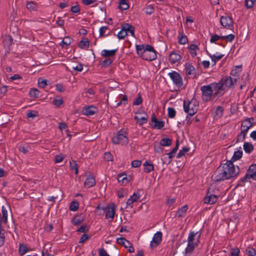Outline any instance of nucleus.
Listing matches in <instances>:
<instances>
[{
	"instance_id": "obj_49",
	"label": "nucleus",
	"mask_w": 256,
	"mask_h": 256,
	"mask_svg": "<svg viewBox=\"0 0 256 256\" xmlns=\"http://www.w3.org/2000/svg\"><path fill=\"white\" fill-rule=\"evenodd\" d=\"M160 144H158V142H155L154 144V150L155 152L160 154L162 152V148Z\"/></svg>"
},
{
	"instance_id": "obj_25",
	"label": "nucleus",
	"mask_w": 256,
	"mask_h": 256,
	"mask_svg": "<svg viewBox=\"0 0 256 256\" xmlns=\"http://www.w3.org/2000/svg\"><path fill=\"white\" fill-rule=\"evenodd\" d=\"M186 75L192 76H195V69L190 64H188L186 65Z\"/></svg>"
},
{
	"instance_id": "obj_37",
	"label": "nucleus",
	"mask_w": 256,
	"mask_h": 256,
	"mask_svg": "<svg viewBox=\"0 0 256 256\" xmlns=\"http://www.w3.org/2000/svg\"><path fill=\"white\" fill-rule=\"evenodd\" d=\"M160 145L163 146H168L172 144V140L168 138H162L160 141Z\"/></svg>"
},
{
	"instance_id": "obj_36",
	"label": "nucleus",
	"mask_w": 256,
	"mask_h": 256,
	"mask_svg": "<svg viewBox=\"0 0 256 256\" xmlns=\"http://www.w3.org/2000/svg\"><path fill=\"white\" fill-rule=\"evenodd\" d=\"M178 43L180 44H185L188 42V38L185 35L180 34L178 36Z\"/></svg>"
},
{
	"instance_id": "obj_45",
	"label": "nucleus",
	"mask_w": 256,
	"mask_h": 256,
	"mask_svg": "<svg viewBox=\"0 0 256 256\" xmlns=\"http://www.w3.org/2000/svg\"><path fill=\"white\" fill-rule=\"evenodd\" d=\"M119 4V7L121 10H126L129 8L126 0H120Z\"/></svg>"
},
{
	"instance_id": "obj_52",
	"label": "nucleus",
	"mask_w": 256,
	"mask_h": 256,
	"mask_svg": "<svg viewBox=\"0 0 256 256\" xmlns=\"http://www.w3.org/2000/svg\"><path fill=\"white\" fill-rule=\"evenodd\" d=\"M188 150H189V148H186V147L183 148L182 150H180L179 151L178 153L177 154V158H181L182 156H184V154L186 152H188Z\"/></svg>"
},
{
	"instance_id": "obj_8",
	"label": "nucleus",
	"mask_w": 256,
	"mask_h": 256,
	"mask_svg": "<svg viewBox=\"0 0 256 256\" xmlns=\"http://www.w3.org/2000/svg\"><path fill=\"white\" fill-rule=\"evenodd\" d=\"M254 119L252 118H247L244 120L241 124V131L247 134L248 130L254 126Z\"/></svg>"
},
{
	"instance_id": "obj_51",
	"label": "nucleus",
	"mask_w": 256,
	"mask_h": 256,
	"mask_svg": "<svg viewBox=\"0 0 256 256\" xmlns=\"http://www.w3.org/2000/svg\"><path fill=\"white\" fill-rule=\"evenodd\" d=\"M28 118H34L38 116V112L36 110H30L26 114Z\"/></svg>"
},
{
	"instance_id": "obj_16",
	"label": "nucleus",
	"mask_w": 256,
	"mask_h": 256,
	"mask_svg": "<svg viewBox=\"0 0 256 256\" xmlns=\"http://www.w3.org/2000/svg\"><path fill=\"white\" fill-rule=\"evenodd\" d=\"M98 112V108L93 106H90L83 108L82 114L88 116L94 114Z\"/></svg>"
},
{
	"instance_id": "obj_62",
	"label": "nucleus",
	"mask_w": 256,
	"mask_h": 256,
	"mask_svg": "<svg viewBox=\"0 0 256 256\" xmlns=\"http://www.w3.org/2000/svg\"><path fill=\"white\" fill-rule=\"evenodd\" d=\"M88 230V227L86 224L81 226L80 228L77 230L78 232H85Z\"/></svg>"
},
{
	"instance_id": "obj_23",
	"label": "nucleus",
	"mask_w": 256,
	"mask_h": 256,
	"mask_svg": "<svg viewBox=\"0 0 256 256\" xmlns=\"http://www.w3.org/2000/svg\"><path fill=\"white\" fill-rule=\"evenodd\" d=\"M2 41L4 46L9 47L12 44V36L8 34H6L4 36Z\"/></svg>"
},
{
	"instance_id": "obj_12",
	"label": "nucleus",
	"mask_w": 256,
	"mask_h": 256,
	"mask_svg": "<svg viewBox=\"0 0 256 256\" xmlns=\"http://www.w3.org/2000/svg\"><path fill=\"white\" fill-rule=\"evenodd\" d=\"M102 210H106V218L110 219V221H112L114 218L115 214V206L114 204H108L105 209Z\"/></svg>"
},
{
	"instance_id": "obj_33",
	"label": "nucleus",
	"mask_w": 256,
	"mask_h": 256,
	"mask_svg": "<svg viewBox=\"0 0 256 256\" xmlns=\"http://www.w3.org/2000/svg\"><path fill=\"white\" fill-rule=\"evenodd\" d=\"M242 155V150H238L234 152L233 156L232 158V162L240 160Z\"/></svg>"
},
{
	"instance_id": "obj_5",
	"label": "nucleus",
	"mask_w": 256,
	"mask_h": 256,
	"mask_svg": "<svg viewBox=\"0 0 256 256\" xmlns=\"http://www.w3.org/2000/svg\"><path fill=\"white\" fill-rule=\"evenodd\" d=\"M113 144H118L126 145L128 142V139L126 136V134L124 131L120 130L112 138Z\"/></svg>"
},
{
	"instance_id": "obj_7",
	"label": "nucleus",
	"mask_w": 256,
	"mask_h": 256,
	"mask_svg": "<svg viewBox=\"0 0 256 256\" xmlns=\"http://www.w3.org/2000/svg\"><path fill=\"white\" fill-rule=\"evenodd\" d=\"M140 192V190H137L136 192H134L133 194L127 200L126 202L127 208H132L134 203L140 202V198H141Z\"/></svg>"
},
{
	"instance_id": "obj_11",
	"label": "nucleus",
	"mask_w": 256,
	"mask_h": 256,
	"mask_svg": "<svg viewBox=\"0 0 256 256\" xmlns=\"http://www.w3.org/2000/svg\"><path fill=\"white\" fill-rule=\"evenodd\" d=\"M222 86L228 88H231L236 83V79L230 76L223 77L220 80Z\"/></svg>"
},
{
	"instance_id": "obj_50",
	"label": "nucleus",
	"mask_w": 256,
	"mask_h": 256,
	"mask_svg": "<svg viewBox=\"0 0 256 256\" xmlns=\"http://www.w3.org/2000/svg\"><path fill=\"white\" fill-rule=\"evenodd\" d=\"M78 208V204L76 202H72L70 204V210L75 212Z\"/></svg>"
},
{
	"instance_id": "obj_17",
	"label": "nucleus",
	"mask_w": 256,
	"mask_h": 256,
	"mask_svg": "<svg viewBox=\"0 0 256 256\" xmlns=\"http://www.w3.org/2000/svg\"><path fill=\"white\" fill-rule=\"evenodd\" d=\"M182 59V56L178 53L172 52L169 56V61L171 64H174L179 62Z\"/></svg>"
},
{
	"instance_id": "obj_9",
	"label": "nucleus",
	"mask_w": 256,
	"mask_h": 256,
	"mask_svg": "<svg viewBox=\"0 0 256 256\" xmlns=\"http://www.w3.org/2000/svg\"><path fill=\"white\" fill-rule=\"evenodd\" d=\"M250 178L256 180V164H252L249 167L246 176L243 178L242 182H246Z\"/></svg>"
},
{
	"instance_id": "obj_6",
	"label": "nucleus",
	"mask_w": 256,
	"mask_h": 256,
	"mask_svg": "<svg viewBox=\"0 0 256 256\" xmlns=\"http://www.w3.org/2000/svg\"><path fill=\"white\" fill-rule=\"evenodd\" d=\"M200 90L202 92V100L206 102L210 100L213 94L211 84L201 86Z\"/></svg>"
},
{
	"instance_id": "obj_58",
	"label": "nucleus",
	"mask_w": 256,
	"mask_h": 256,
	"mask_svg": "<svg viewBox=\"0 0 256 256\" xmlns=\"http://www.w3.org/2000/svg\"><path fill=\"white\" fill-rule=\"evenodd\" d=\"M234 38V35L231 34L228 36H222V40H226L227 42H232Z\"/></svg>"
},
{
	"instance_id": "obj_3",
	"label": "nucleus",
	"mask_w": 256,
	"mask_h": 256,
	"mask_svg": "<svg viewBox=\"0 0 256 256\" xmlns=\"http://www.w3.org/2000/svg\"><path fill=\"white\" fill-rule=\"evenodd\" d=\"M201 234L202 232L200 231L190 232L187 240V246L184 250V256H188V254H192L194 248L198 246Z\"/></svg>"
},
{
	"instance_id": "obj_15",
	"label": "nucleus",
	"mask_w": 256,
	"mask_h": 256,
	"mask_svg": "<svg viewBox=\"0 0 256 256\" xmlns=\"http://www.w3.org/2000/svg\"><path fill=\"white\" fill-rule=\"evenodd\" d=\"M218 198V196H217L211 194L209 192H208L204 199V204H212L216 202Z\"/></svg>"
},
{
	"instance_id": "obj_54",
	"label": "nucleus",
	"mask_w": 256,
	"mask_h": 256,
	"mask_svg": "<svg viewBox=\"0 0 256 256\" xmlns=\"http://www.w3.org/2000/svg\"><path fill=\"white\" fill-rule=\"evenodd\" d=\"M246 251L248 256H255L256 255V250L253 248H248Z\"/></svg>"
},
{
	"instance_id": "obj_38",
	"label": "nucleus",
	"mask_w": 256,
	"mask_h": 256,
	"mask_svg": "<svg viewBox=\"0 0 256 256\" xmlns=\"http://www.w3.org/2000/svg\"><path fill=\"white\" fill-rule=\"evenodd\" d=\"M2 221H3L4 224H6L8 221V211L4 206L2 208Z\"/></svg>"
},
{
	"instance_id": "obj_59",
	"label": "nucleus",
	"mask_w": 256,
	"mask_h": 256,
	"mask_svg": "<svg viewBox=\"0 0 256 256\" xmlns=\"http://www.w3.org/2000/svg\"><path fill=\"white\" fill-rule=\"evenodd\" d=\"M64 158V156L62 154L56 155L54 158V162L55 163H58L62 162Z\"/></svg>"
},
{
	"instance_id": "obj_13",
	"label": "nucleus",
	"mask_w": 256,
	"mask_h": 256,
	"mask_svg": "<svg viewBox=\"0 0 256 256\" xmlns=\"http://www.w3.org/2000/svg\"><path fill=\"white\" fill-rule=\"evenodd\" d=\"M162 232H158L154 234L152 240L150 244V248L152 249L156 248L160 243L162 242Z\"/></svg>"
},
{
	"instance_id": "obj_60",
	"label": "nucleus",
	"mask_w": 256,
	"mask_h": 256,
	"mask_svg": "<svg viewBox=\"0 0 256 256\" xmlns=\"http://www.w3.org/2000/svg\"><path fill=\"white\" fill-rule=\"evenodd\" d=\"M256 0H245V5L248 8H252Z\"/></svg>"
},
{
	"instance_id": "obj_31",
	"label": "nucleus",
	"mask_w": 256,
	"mask_h": 256,
	"mask_svg": "<svg viewBox=\"0 0 256 256\" xmlns=\"http://www.w3.org/2000/svg\"><path fill=\"white\" fill-rule=\"evenodd\" d=\"M243 146L244 152L246 153L250 154L254 150V146L250 142H245Z\"/></svg>"
},
{
	"instance_id": "obj_57",
	"label": "nucleus",
	"mask_w": 256,
	"mask_h": 256,
	"mask_svg": "<svg viewBox=\"0 0 256 256\" xmlns=\"http://www.w3.org/2000/svg\"><path fill=\"white\" fill-rule=\"evenodd\" d=\"M142 98L141 97L140 94H139L138 95V97L136 98L134 101L133 105L134 106H138L142 104Z\"/></svg>"
},
{
	"instance_id": "obj_21",
	"label": "nucleus",
	"mask_w": 256,
	"mask_h": 256,
	"mask_svg": "<svg viewBox=\"0 0 256 256\" xmlns=\"http://www.w3.org/2000/svg\"><path fill=\"white\" fill-rule=\"evenodd\" d=\"M152 122L154 123V128L161 129L164 126V122L162 120H158L154 114H153L152 116Z\"/></svg>"
},
{
	"instance_id": "obj_61",
	"label": "nucleus",
	"mask_w": 256,
	"mask_h": 256,
	"mask_svg": "<svg viewBox=\"0 0 256 256\" xmlns=\"http://www.w3.org/2000/svg\"><path fill=\"white\" fill-rule=\"evenodd\" d=\"M142 162L138 160H134L132 162L131 164L132 168H138L140 166Z\"/></svg>"
},
{
	"instance_id": "obj_46",
	"label": "nucleus",
	"mask_w": 256,
	"mask_h": 256,
	"mask_svg": "<svg viewBox=\"0 0 256 256\" xmlns=\"http://www.w3.org/2000/svg\"><path fill=\"white\" fill-rule=\"evenodd\" d=\"M246 135V134L242 133V132L240 131V132L237 136L236 142L238 143L242 142L245 140Z\"/></svg>"
},
{
	"instance_id": "obj_29",
	"label": "nucleus",
	"mask_w": 256,
	"mask_h": 256,
	"mask_svg": "<svg viewBox=\"0 0 256 256\" xmlns=\"http://www.w3.org/2000/svg\"><path fill=\"white\" fill-rule=\"evenodd\" d=\"M148 117L146 114V116H142L141 118L136 115L134 116V118L140 125H142L147 122Z\"/></svg>"
},
{
	"instance_id": "obj_20",
	"label": "nucleus",
	"mask_w": 256,
	"mask_h": 256,
	"mask_svg": "<svg viewBox=\"0 0 256 256\" xmlns=\"http://www.w3.org/2000/svg\"><path fill=\"white\" fill-rule=\"evenodd\" d=\"M220 23L224 27L226 28L230 26L233 23V20L232 18L230 16H222Z\"/></svg>"
},
{
	"instance_id": "obj_2",
	"label": "nucleus",
	"mask_w": 256,
	"mask_h": 256,
	"mask_svg": "<svg viewBox=\"0 0 256 256\" xmlns=\"http://www.w3.org/2000/svg\"><path fill=\"white\" fill-rule=\"evenodd\" d=\"M137 54L143 60L152 61L156 58V52L154 47L150 44H136V46Z\"/></svg>"
},
{
	"instance_id": "obj_27",
	"label": "nucleus",
	"mask_w": 256,
	"mask_h": 256,
	"mask_svg": "<svg viewBox=\"0 0 256 256\" xmlns=\"http://www.w3.org/2000/svg\"><path fill=\"white\" fill-rule=\"evenodd\" d=\"M116 242L118 244L123 246L124 247L128 248L130 247V242L126 240L124 238L120 237L116 238Z\"/></svg>"
},
{
	"instance_id": "obj_24",
	"label": "nucleus",
	"mask_w": 256,
	"mask_h": 256,
	"mask_svg": "<svg viewBox=\"0 0 256 256\" xmlns=\"http://www.w3.org/2000/svg\"><path fill=\"white\" fill-rule=\"evenodd\" d=\"M188 49L190 54L192 58L197 56V53L199 50V48L196 45L192 44L188 47Z\"/></svg>"
},
{
	"instance_id": "obj_28",
	"label": "nucleus",
	"mask_w": 256,
	"mask_h": 256,
	"mask_svg": "<svg viewBox=\"0 0 256 256\" xmlns=\"http://www.w3.org/2000/svg\"><path fill=\"white\" fill-rule=\"evenodd\" d=\"M144 172L146 173H149L154 170V167L152 163L146 161L143 164Z\"/></svg>"
},
{
	"instance_id": "obj_1",
	"label": "nucleus",
	"mask_w": 256,
	"mask_h": 256,
	"mask_svg": "<svg viewBox=\"0 0 256 256\" xmlns=\"http://www.w3.org/2000/svg\"><path fill=\"white\" fill-rule=\"evenodd\" d=\"M239 173V168L235 167L231 160L224 164L222 168H218L214 173V180L222 181L236 176Z\"/></svg>"
},
{
	"instance_id": "obj_44",
	"label": "nucleus",
	"mask_w": 256,
	"mask_h": 256,
	"mask_svg": "<svg viewBox=\"0 0 256 256\" xmlns=\"http://www.w3.org/2000/svg\"><path fill=\"white\" fill-rule=\"evenodd\" d=\"M70 168L71 169V170H74V174H78V166L76 162L75 161L70 162Z\"/></svg>"
},
{
	"instance_id": "obj_56",
	"label": "nucleus",
	"mask_w": 256,
	"mask_h": 256,
	"mask_svg": "<svg viewBox=\"0 0 256 256\" xmlns=\"http://www.w3.org/2000/svg\"><path fill=\"white\" fill-rule=\"evenodd\" d=\"M220 40H222V36H220L216 34L212 36L210 42L213 43Z\"/></svg>"
},
{
	"instance_id": "obj_14",
	"label": "nucleus",
	"mask_w": 256,
	"mask_h": 256,
	"mask_svg": "<svg viewBox=\"0 0 256 256\" xmlns=\"http://www.w3.org/2000/svg\"><path fill=\"white\" fill-rule=\"evenodd\" d=\"M210 84L215 96L223 94L224 86L220 81L218 83H212Z\"/></svg>"
},
{
	"instance_id": "obj_48",
	"label": "nucleus",
	"mask_w": 256,
	"mask_h": 256,
	"mask_svg": "<svg viewBox=\"0 0 256 256\" xmlns=\"http://www.w3.org/2000/svg\"><path fill=\"white\" fill-rule=\"evenodd\" d=\"M38 85L40 88H44L48 85V81L42 78L38 80Z\"/></svg>"
},
{
	"instance_id": "obj_30",
	"label": "nucleus",
	"mask_w": 256,
	"mask_h": 256,
	"mask_svg": "<svg viewBox=\"0 0 256 256\" xmlns=\"http://www.w3.org/2000/svg\"><path fill=\"white\" fill-rule=\"evenodd\" d=\"M188 209V206L187 205H185V206L181 207L176 212L177 216L178 218L183 217L185 215Z\"/></svg>"
},
{
	"instance_id": "obj_43",
	"label": "nucleus",
	"mask_w": 256,
	"mask_h": 256,
	"mask_svg": "<svg viewBox=\"0 0 256 256\" xmlns=\"http://www.w3.org/2000/svg\"><path fill=\"white\" fill-rule=\"evenodd\" d=\"M118 182H122V184H126L128 182V180L126 177V174H120L118 176Z\"/></svg>"
},
{
	"instance_id": "obj_34",
	"label": "nucleus",
	"mask_w": 256,
	"mask_h": 256,
	"mask_svg": "<svg viewBox=\"0 0 256 256\" xmlns=\"http://www.w3.org/2000/svg\"><path fill=\"white\" fill-rule=\"evenodd\" d=\"M72 39L68 36H66L62 40L60 43V44L62 47L65 48L69 46L72 43Z\"/></svg>"
},
{
	"instance_id": "obj_32",
	"label": "nucleus",
	"mask_w": 256,
	"mask_h": 256,
	"mask_svg": "<svg viewBox=\"0 0 256 256\" xmlns=\"http://www.w3.org/2000/svg\"><path fill=\"white\" fill-rule=\"evenodd\" d=\"M210 56L212 60L214 62V65L216 62L220 60L224 56V54L216 52V54L213 55H210Z\"/></svg>"
},
{
	"instance_id": "obj_42",
	"label": "nucleus",
	"mask_w": 256,
	"mask_h": 256,
	"mask_svg": "<svg viewBox=\"0 0 256 256\" xmlns=\"http://www.w3.org/2000/svg\"><path fill=\"white\" fill-rule=\"evenodd\" d=\"M83 221V219L78 216H74L72 220V223L74 225L77 226L80 224Z\"/></svg>"
},
{
	"instance_id": "obj_39",
	"label": "nucleus",
	"mask_w": 256,
	"mask_h": 256,
	"mask_svg": "<svg viewBox=\"0 0 256 256\" xmlns=\"http://www.w3.org/2000/svg\"><path fill=\"white\" fill-rule=\"evenodd\" d=\"M29 94L31 98H38L40 96V92L36 88H31Z\"/></svg>"
},
{
	"instance_id": "obj_40",
	"label": "nucleus",
	"mask_w": 256,
	"mask_h": 256,
	"mask_svg": "<svg viewBox=\"0 0 256 256\" xmlns=\"http://www.w3.org/2000/svg\"><path fill=\"white\" fill-rule=\"evenodd\" d=\"M224 112V108L222 106H218L216 110L215 113L216 116L215 117L218 118H220L222 116Z\"/></svg>"
},
{
	"instance_id": "obj_35",
	"label": "nucleus",
	"mask_w": 256,
	"mask_h": 256,
	"mask_svg": "<svg viewBox=\"0 0 256 256\" xmlns=\"http://www.w3.org/2000/svg\"><path fill=\"white\" fill-rule=\"evenodd\" d=\"M38 8L37 4L32 2H28L26 4V8L30 11H36Z\"/></svg>"
},
{
	"instance_id": "obj_22",
	"label": "nucleus",
	"mask_w": 256,
	"mask_h": 256,
	"mask_svg": "<svg viewBox=\"0 0 256 256\" xmlns=\"http://www.w3.org/2000/svg\"><path fill=\"white\" fill-rule=\"evenodd\" d=\"M90 45V40L88 38H82L78 44V46L81 49H88Z\"/></svg>"
},
{
	"instance_id": "obj_18",
	"label": "nucleus",
	"mask_w": 256,
	"mask_h": 256,
	"mask_svg": "<svg viewBox=\"0 0 256 256\" xmlns=\"http://www.w3.org/2000/svg\"><path fill=\"white\" fill-rule=\"evenodd\" d=\"M96 184V180L94 176L90 174L87 176V178L84 182V186L87 188H90L94 186Z\"/></svg>"
},
{
	"instance_id": "obj_63",
	"label": "nucleus",
	"mask_w": 256,
	"mask_h": 256,
	"mask_svg": "<svg viewBox=\"0 0 256 256\" xmlns=\"http://www.w3.org/2000/svg\"><path fill=\"white\" fill-rule=\"evenodd\" d=\"M104 158L107 161H111L112 160L113 157L110 152H106L104 154Z\"/></svg>"
},
{
	"instance_id": "obj_10",
	"label": "nucleus",
	"mask_w": 256,
	"mask_h": 256,
	"mask_svg": "<svg viewBox=\"0 0 256 256\" xmlns=\"http://www.w3.org/2000/svg\"><path fill=\"white\" fill-rule=\"evenodd\" d=\"M168 76L172 80L173 82L178 87L182 86V79L180 75L176 72H172L168 74Z\"/></svg>"
},
{
	"instance_id": "obj_64",
	"label": "nucleus",
	"mask_w": 256,
	"mask_h": 256,
	"mask_svg": "<svg viewBox=\"0 0 256 256\" xmlns=\"http://www.w3.org/2000/svg\"><path fill=\"white\" fill-rule=\"evenodd\" d=\"M98 253L100 256H110L104 248L99 249Z\"/></svg>"
},
{
	"instance_id": "obj_53",
	"label": "nucleus",
	"mask_w": 256,
	"mask_h": 256,
	"mask_svg": "<svg viewBox=\"0 0 256 256\" xmlns=\"http://www.w3.org/2000/svg\"><path fill=\"white\" fill-rule=\"evenodd\" d=\"M168 116L170 118H174L176 114L175 110L172 108H168Z\"/></svg>"
},
{
	"instance_id": "obj_41",
	"label": "nucleus",
	"mask_w": 256,
	"mask_h": 256,
	"mask_svg": "<svg viewBox=\"0 0 256 256\" xmlns=\"http://www.w3.org/2000/svg\"><path fill=\"white\" fill-rule=\"evenodd\" d=\"M28 247L26 245L20 244L19 245L18 251L21 255H24L28 252Z\"/></svg>"
},
{
	"instance_id": "obj_4",
	"label": "nucleus",
	"mask_w": 256,
	"mask_h": 256,
	"mask_svg": "<svg viewBox=\"0 0 256 256\" xmlns=\"http://www.w3.org/2000/svg\"><path fill=\"white\" fill-rule=\"evenodd\" d=\"M198 108V103L196 100L192 99L190 101L184 102V109L188 115L192 116L196 112Z\"/></svg>"
},
{
	"instance_id": "obj_19",
	"label": "nucleus",
	"mask_w": 256,
	"mask_h": 256,
	"mask_svg": "<svg viewBox=\"0 0 256 256\" xmlns=\"http://www.w3.org/2000/svg\"><path fill=\"white\" fill-rule=\"evenodd\" d=\"M135 28L132 24L124 23L121 25L120 30L118 32H134Z\"/></svg>"
},
{
	"instance_id": "obj_55",
	"label": "nucleus",
	"mask_w": 256,
	"mask_h": 256,
	"mask_svg": "<svg viewBox=\"0 0 256 256\" xmlns=\"http://www.w3.org/2000/svg\"><path fill=\"white\" fill-rule=\"evenodd\" d=\"M240 250L238 248H232L230 250L231 256H239Z\"/></svg>"
},
{
	"instance_id": "obj_26",
	"label": "nucleus",
	"mask_w": 256,
	"mask_h": 256,
	"mask_svg": "<svg viewBox=\"0 0 256 256\" xmlns=\"http://www.w3.org/2000/svg\"><path fill=\"white\" fill-rule=\"evenodd\" d=\"M116 50H104L101 52V55L103 57H110L116 55Z\"/></svg>"
},
{
	"instance_id": "obj_47",
	"label": "nucleus",
	"mask_w": 256,
	"mask_h": 256,
	"mask_svg": "<svg viewBox=\"0 0 256 256\" xmlns=\"http://www.w3.org/2000/svg\"><path fill=\"white\" fill-rule=\"evenodd\" d=\"M242 68L241 66H236L235 68L232 69L231 71V74L234 76H236L241 72Z\"/></svg>"
}]
</instances>
